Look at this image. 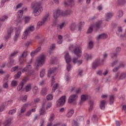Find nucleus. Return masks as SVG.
Segmentation results:
<instances>
[{
    "instance_id": "4be33fe9",
    "label": "nucleus",
    "mask_w": 126,
    "mask_h": 126,
    "mask_svg": "<svg viewBox=\"0 0 126 126\" xmlns=\"http://www.w3.org/2000/svg\"><path fill=\"white\" fill-rule=\"evenodd\" d=\"M14 65V59H10L9 62H8L6 65L7 67H11L12 65Z\"/></svg>"
},
{
    "instance_id": "393cba45",
    "label": "nucleus",
    "mask_w": 126,
    "mask_h": 126,
    "mask_svg": "<svg viewBox=\"0 0 126 126\" xmlns=\"http://www.w3.org/2000/svg\"><path fill=\"white\" fill-rule=\"evenodd\" d=\"M26 92H29L31 91L32 89V85L31 84H28L25 87Z\"/></svg>"
},
{
    "instance_id": "39448f33",
    "label": "nucleus",
    "mask_w": 126,
    "mask_h": 126,
    "mask_svg": "<svg viewBox=\"0 0 126 126\" xmlns=\"http://www.w3.org/2000/svg\"><path fill=\"white\" fill-rule=\"evenodd\" d=\"M28 71V73L30 75H33L34 74V70H32V65L31 64L27 65L22 70V72H26Z\"/></svg>"
},
{
    "instance_id": "2eb2a0df",
    "label": "nucleus",
    "mask_w": 126,
    "mask_h": 126,
    "mask_svg": "<svg viewBox=\"0 0 126 126\" xmlns=\"http://www.w3.org/2000/svg\"><path fill=\"white\" fill-rule=\"evenodd\" d=\"M99 65H100V59H97L93 63L92 67L94 69H96Z\"/></svg>"
},
{
    "instance_id": "a18cd8bd",
    "label": "nucleus",
    "mask_w": 126,
    "mask_h": 126,
    "mask_svg": "<svg viewBox=\"0 0 126 126\" xmlns=\"http://www.w3.org/2000/svg\"><path fill=\"white\" fill-rule=\"evenodd\" d=\"M75 27H76V25L73 23L70 26V30L71 31H74L75 30Z\"/></svg>"
},
{
    "instance_id": "de8ad7c7",
    "label": "nucleus",
    "mask_w": 126,
    "mask_h": 126,
    "mask_svg": "<svg viewBox=\"0 0 126 126\" xmlns=\"http://www.w3.org/2000/svg\"><path fill=\"white\" fill-rule=\"evenodd\" d=\"M59 86V84H58V83H56V85H55L52 89V93H53V92H55L56 91V90H57V89H58V87Z\"/></svg>"
},
{
    "instance_id": "09e8293b",
    "label": "nucleus",
    "mask_w": 126,
    "mask_h": 126,
    "mask_svg": "<svg viewBox=\"0 0 126 126\" xmlns=\"http://www.w3.org/2000/svg\"><path fill=\"white\" fill-rule=\"evenodd\" d=\"M64 24H65V23H62L60 25H58L57 27L58 28H59V29H63V27H64Z\"/></svg>"
},
{
    "instance_id": "37998d69",
    "label": "nucleus",
    "mask_w": 126,
    "mask_h": 126,
    "mask_svg": "<svg viewBox=\"0 0 126 126\" xmlns=\"http://www.w3.org/2000/svg\"><path fill=\"white\" fill-rule=\"evenodd\" d=\"M94 43H93V41H90L89 43V47L88 49L89 50H91L93 48Z\"/></svg>"
},
{
    "instance_id": "9b49d317",
    "label": "nucleus",
    "mask_w": 126,
    "mask_h": 126,
    "mask_svg": "<svg viewBox=\"0 0 126 126\" xmlns=\"http://www.w3.org/2000/svg\"><path fill=\"white\" fill-rule=\"evenodd\" d=\"M60 15H62V11L60 9H57L53 12V17L55 19L59 18Z\"/></svg>"
},
{
    "instance_id": "ea45409f",
    "label": "nucleus",
    "mask_w": 126,
    "mask_h": 126,
    "mask_svg": "<svg viewBox=\"0 0 126 126\" xmlns=\"http://www.w3.org/2000/svg\"><path fill=\"white\" fill-rule=\"evenodd\" d=\"M45 113H46L45 107H42L41 108H40L39 111L40 115L42 116V115H44Z\"/></svg>"
},
{
    "instance_id": "72a5a7b5",
    "label": "nucleus",
    "mask_w": 126,
    "mask_h": 126,
    "mask_svg": "<svg viewBox=\"0 0 126 126\" xmlns=\"http://www.w3.org/2000/svg\"><path fill=\"white\" fill-rule=\"evenodd\" d=\"M23 19L24 20L25 23L26 24H27L29 21H30V19H31V18L29 16L25 17L23 18Z\"/></svg>"
},
{
    "instance_id": "4d7b16f0",
    "label": "nucleus",
    "mask_w": 126,
    "mask_h": 126,
    "mask_svg": "<svg viewBox=\"0 0 126 126\" xmlns=\"http://www.w3.org/2000/svg\"><path fill=\"white\" fill-rule=\"evenodd\" d=\"M71 69V64L69 63H67L66 69L68 72H69L70 69Z\"/></svg>"
},
{
    "instance_id": "473e14b6",
    "label": "nucleus",
    "mask_w": 126,
    "mask_h": 126,
    "mask_svg": "<svg viewBox=\"0 0 126 126\" xmlns=\"http://www.w3.org/2000/svg\"><path fill=\"white\" fill-rule=\"evenodd\" d=\"M84 56L85 60H86L87 61H88V60H91V59H92V56H91V55H89L88 54H87V53H85L84 54Z\"/></svg>"
},
{
    "instance_id": "79ce46f5",
    "label": "nucleus",
    "mask_w": 126,
    "mask_h": 126,
    "mask_svg": "<svg viewBox=\"0 0 126 126\" xmlns=\"http://www.w3.org/2000/svg\"><path fill=\"white\" fill-rule=\"evenodd\" d=\"M123 15H124V12H123V11L122 10L118 11V12H117V16L118 18H121V17H122V16H123Z\"/></svg>"
},
{
    "instance_id": "0eeeda50",
    "label": "nucleus",
    "mask_w": 126,
    "mask_h": 126,
    "mask_svg": "<svg viewBox=\"0 0 126 126\" xmlns=\"http://www.w3.org/2000/svg\"><path fill=\"white\" fill-rule=\"evenodd\" d=\"M45 57L44 55L40 56L36 60L37 66H42L45 63Z\"/></svg>"
},
{
    "instance_id": "a878e982",
    "label": "nucleus",
    "mask_w": 126,
    "mask_h": 126,
    "mask_svg": "<svg viewBox=\"0 0 126 126\" xmlns=\"http://www.w3.org/2000/svg\"><path fill=\"white\" fill-rule=\"evenodd\" d=\"M36 112V109L35 108H32L31 110H30L29 111H28L27 113L26 114V116H27V117H30V115H31V114H32V113H34Z\"/></svg>"
},
{
    "instance_id": "c9c22d12",
    "label": "nucleus",
    "mask_w": 126,
    "mask_h": 126,
    "mask_svg": "<svg viewBox=\"0 0 126 126\" xmlns=\"http://www.w3.org/2000/svg\"><path fill=\"white\" fill-rule=\"evenodd\" d=\"M126 77V73L125 72H122L121 73L119 76V79L120 80L125 79Z\"/></svg>"
},
{
    "instance_id": "ddd939ff",
    "label": "nucleus",
    "mask_w": 126,
    "mask_h": 126,
    "mask_svg": "<svg viewBox=\"0 0 126 126\" xmlns=\"http://www.w3.org/2000/svg\"><path fill=\"white\" fill-rule=\"evenodd\" d=\"M13 32V29L12 28H10L8 29L7 31V34L5 36V39L7 40L9 38H10V36H11V33Z\"/></svg>"
},
{
    "instance_id": "0e129e2a",
    "label": "nucleus",
    "mask_w": 126,
    "mask_h": 126,
    "mask_svg": "<svg viewBox=\"0 0 126 126\" xmlns=\"http://www.w3.org/2000/svg\"><path fill=\"white\" fill-rule=\"evenodd\" d=\"M12 86H17V81H12L11 82Z\"/></svg>"
},
{
    "instance_id": "aec40b11",
    "label": "nucleus",
    "mask_w": 126,
    "mask_h": 126,
    "mask_svg": "<svg viewBox=\"0 0 126 126\" xmlns=\"http://www.w3.org/2000/svg\"><path fill=\"white\" fill-rule=\"evenodd\" d=\"M68 3L66 2H64V5L65 6L66 5H70V6H72L74 4V0H68Z\"/></svg>"
},
{
    "instance_id": "864d4df0",
    "label": "nucleus",
    "mask_w": 126,
    "mask_h": 126,
    "mask_svg": "<svg viewBox=\"0 0 126 126\" xmlns=\"http://www.w3.org/2000/svg\"><path fill=\"white\" fill-rule=\"evenodd\" d=\"M18 70V66H15L14 67H12L11 71L12 72H14V71H17Z\"/></svg>"
},
{
    "instance_id": "603ef678",
    "label": "nucleus",
    "mask_w": 126,
    "mask_h": 126,
    "mask_svg": "<svg viewBox=\"0 0 126 126\" xmlns=\"http://www.w3.org/2000/svg\"><path fill=\"white\" fill-rule=\"evenodd\" d=\"M118 63H119V60H115V61H113L111 63L112 67H114V66H115V65H116V64H118Z\"/></svg>"
},
{
    "instance_id": "20e7f679",
    "label": "nucleus",
    "mask_w": 126,
    "mask_h": 126,
    "mask_svg": "<svg viewBox=\"0 0 126 126\" xmlns=\"http://www.w3.org/2000/svg\"><path fill=\"white\" fill-rule=\"evenodd\" d=\"M56 70H57V67H55L52 68H50L48 72L47 76L48 77H52L51 78V86H53L55 84V78L54 76L56 75V74H54L55 72H56Z\"/></svg>"
},
{
    "instance_id": "13d9d810",
    "label": "nucleus",
    "mask_w": 126,
    "mask_h": 126,
    "mask_svg": "<svg viewBox=\"0 0 126 126\" xmlns=\"http://www.w3.org/2000/svg\"><path fill=\"white\" fill-rule=\"evenodd\" d=\"M46 99L48 100H53V95L49 94V95H47Z\"/></svg>"
},
{
    "instance_id": "e2e57ef3",
    "label": "nucleus",
    "mask_w": 126,
    "mask_h": 126,
    "mask_svg": "<svg viewBox=\"0 0 126 126\" xmlns=\"http://www.w3.org/2000/svg\"><path fill=\"white\" fill-rule=\"evenodd\" d=\"M3 88H5V89L8 88V83H7V82H6L3 83Z\"/></svg>"
},
{
    "instance_id": "f257e3e1",
    "label": "nucleus",
    "mask_w": 126,
    "mask_h": 126,
    "mask_svg": "<svg viewBox=\"0 0 126 126\" xmlns=\"http://www.w3.org/2000/svg\"><path fill=\"white\" fill-rule=\"evenodd\" d=\"M32 6L33 10L34 16H38L41 14L43 11V7H41V3L37 1H34L32 3Z\"/></svg>"
},
{
    "instance_id": "c756f323",
    "label": "nucleus",
    "mask_w": 126,
    "mask_h": 126,
    "mask_svg": "<svg viewBox=\"0 0 126 126\" xmlns=\"http://www.w3.org/2000/svg\"><path fill=\"white\" fill-rule=\"evenodd\" d=\"M35 30V28H34L33 26H31L28 28L27 30H26V31H27L28 33H29V31H31V32H33Z\"/></svg>"
},
{
    "instance_id": "69168bd1",
    "label": "nucleus",
    "mask_w": 126,
    "mask_h": 126,
    "mask_svg": "<svg viewBox=\"0 0 126 126\" xmlns=\"http://www.w3.org/2000/svg\"><path fill=\"white\" fill-rule=\"evenodd\" d=\"M118 57V53H111V58L114 59V58H117Z\"/></svg>"
},
{
    "instance_id": "cd10ccee",
    "label": "nucleus",
    "mask_w": 126,
    "mask_h": 126,
    "mask_svg": "<svg viewBox=\"0 0 126 126\" xmlns=\"http://www.w3.org/2000/svg\"><path fill=\"white\" fill-rule=\"evenodd\" d=\"M10 124H11V118H9L4 122V126H10Z\"/></svg>"
},
{
    "instance_id": "7c9ffc66",
    "label": "nucleus",
    "mask_w": 126,
    "mask_h": 126,
    "mask_svg": "<svg viewBox=\"0 0 126 126\" xmlns=\"http://www.w3.org/2000/svg\"><path fill=\"white\" fill-rule=\"evenodd\" d=\"M89 97V96H88V95H82L81 96V101H83V102H85V101H86V100H87V99H88V97Z\"/></svg>"
},
{
    "instance_id": "2f4dec72",
    "label": "nucleus",
    "mask_w": 126,
    "mask_h": 126,
    "mask_svg": "<svg viewBox=\"0 0 126 126\" xmlns=\"http://www.w3.org/2000/svg\"><path fill=\"white\" fill-rule=\"evenodd\" d=\"M90 107L89 108V112H91L93 110V105H94V102L93 100L90 101Z\"/></svg>"
},
{
    "instance_id": "9d476101",
    "label": "nucleus",
    "mask_w": 126,
    "mask_h": 126,
    "mask_svg": "<svg viewBox=\"0 0 126 126\" xmlns=\"http://www.w3.org/2000/svg\"><path fill=\"white\" fill-rule=\"evenodd\" d=\"M21 32V27H19L16 29V31L15 32V36L14 37V40L16 42L18 39V37L20 36V33Z\"/></svg>"
},
{
    "instance_id": "f8f14e48",
    "label": "nucleus",
    "mask_w": 126,
    "mask_h": 126,
    "mask_svg": "<svg viewBox=\"0 0 126 126\" xmlns=\"http://www.w3.org/2000/svg\"><path fill=\"white\" fill-rule=\"evenodd\" d=\"M27 106H28V104H25L21 107L20 112H18V117H21V116H22V114L25 113V111H26V107H27Z\"/></svg>"
},
{
    "instance_id": "680f3d73",
    "label": "nucleus",
    "mask_w": 126,
    "mask_h": 126,
    "mask_svg": "<svg viewBox=\"0 0 126 126\" xmlns=\"http://www.w3.org/2000/svg\"><path fill=\"white\" fill-rule=\"evenodd\" d=\"M15 113H16V110L15 109L11 110L9 111V115H14Z\"/></svg>"
},
{
    "instance_id": "a19ab883",
    "label": "nucleus",
    "mask_w": 126,
    "mask_h": 126,
    "mask_svg": "<svg viewBox=\"0 0 126 126\" xmlns=\"http://www.w3.org/2000/svg\"><path fill=\"white\" fill-rule=\"evenodd\" d=\"M28 52L27 51V50H25L23 54H22V55H21L20 57L21 58H23L24 59V58H26V57H27V55H28Z\"/></svg>"
},
{
    "instance_id": "4468645a",
    "label": "nucleus",
    "mask_w": 126,
    "mask_h": 126,
    "mask_svg": "<svg viewBox=\"0 0 126 126\" xmlns=\"http://www.w3.org/2000/svg\"><path fill=\"white\" fill-rule=\"evenodd\" d=\"M70 13H71V10L70 9L62 11L61 12V16H69V15H70Z\"/></svg>"
},
{
    "instance_id": "bf43d9fd",
    "label": "nucleus",
    "mask_w": 126,
    "mask_h": 126,
    "mask_svg": "<svg viewBox=\"0 0 126 126\" xmlns=\"http://www.w3.org/2000/svg\"><path fill=\"white\" fill-rule=\"evenodd\" d=\"M28 80H29V78H28V77L25 76L23 78V81L21 82H23V83H24V82H27V81H28Z\"/></svg>"
},
{
    "instance_id": "f03ea898",
    "label": "nucleus",
    "mask_w": 126,
    "mask_h": 126,
    "mask_svg": "<svg viewBox=\"0 0 126 126\" xmlns=\"http://www.w3.org/2000/svg\"><path fill=\"white\" fill-rule=\"evenodd\" d=\"M69 50L71 52H73L74 54L77 57V58H80L81 57L82 52L79 47L71 45L69 47Z\"/></svg>"
},
{
    "instance_id": "a211bd4d",
    "label": "nucleus",
    "mask_w": 126,
    "mask_h": 126,
    "mask_svg": "<svg viewBox=\"0 0 126 126\" xmlns=\"http://www.w3.org/2000/svg\"><path fill=\"white\" fill-rule=\"evenodd\" d=\"M64 59L66 63H69L71 61V58H70V56H69V54L68 53L65 54Z\"/></svg>"
},
{
    "instance_id": "774afa93",
    "label": "nucleus",
    "mask_w": 126,
    "mask_h": 126,
    "mask_svg": "<svg viewBox=\"0 0 126 126\" xmlns=\"http://www.w3.org/2000/svg\"><path fill=\"white\" fill-rule=\"evenodd\" d=\"M115 52H116V54L120 53V52H121V48L120 47L116 48V49L115 50Z\"/></svg>"
},
{
    "instance_id": "6ab92c4d",
    "label": "nucleus",
    "mask_w": 126,
    "mask_h": 126,
    "mask_svg": "<svg viewBox=\"0 0 126 126\" xmlns=\"http://www.w3.org/2000/svg\"><path fill=\"white\" fill-rule=\"evenodd\" d=\"M40 51H41V47H39L35 50L32 51L31 53V57H34V56H35V55H36V54H37V53H39V52H40Z\"/></svg>"
},
{
    "instance_id": "1a4fd4ad",
    "label": "nucleus",
    "mask_w": 126,
    "mask_h": 126,
    "mask_svg": "<svg viewBox=\"0 0 126 126\" xmlns=\"http://www.w3.org/2000/svg\"><path fill=\"white\" fill-rule=\"evenodd\" d=\"M65 102V96H62L58 101H57V107H62L64 105V102Z\"/></svg>"
},
{
    "instance_id": "c03bdc74",
    "label": "nucleus",
    "mask_w": 126,
    "mask_h": 126,
    "mask_svg": "<svg viewBox=\"0 0 126 126\" xmlns=\"http://www.w3.org/2000/svg\"><path fill=\"white\" fill-rule=\"evenodd\" d=\"M92 121L93 123H97L98 122V118H97V116L93 115V118H92Z\"/></svg>"
},
{
    "instance_id": "dca6fc26",
    "label": "nucleus",
    "mask_w": 126,
    "mask_h": 126,
    "mask_svg": "<svg viewBox=\"0 0 126 126\" xmlns=\"http://www.w3.org/2000/svg\"><path fill=\"white\" fill-rule=\"evenodd\" d=\"M78 58H80V57H77V58L76 57L73 58V63H74V64H75V63H77L79 65H80V64L82 63V60H78Z\"/></svg>"
},
{
    "instance_id": "8fccbe9b",
    "label": "nucleus",
    "mask_w": 126,
    "mask_h": 126,
    "mask_svg": "<svg viewBox=\"0 0 126 126\" xmlns=\"http://www.w3.org/2000/svg\"><path fill=\"white\" fill-rule=\"evenodd\" d=\"M32 92H33V94H37V93H38V87L35 86L32 89Z\"/></svg>"
},
{
    "instance_id": "6e6d98bb",
    "label": "nucleus",
    "mask_w": 126,
    "mask_h": 126,
    "mask_svg": "<svg viewBox=\"0 0 126 126\" xmlns=\"http://www.w3.org/2000/svg\"><path fill=\"white\" fill-rule=\"evenodd\" d=\"M117 3L118 5H123L125 3V0H118Z\"/></svg>"
},
{
    "instance_id": "bb28decb",
    "label": "nucleus",
    "mask_w": 126,
    "mask_h": 126,
    "mask_svg": "<svg viewBox=\"0 0 126 126\" xmlns=\"http://www.w3.org/2000/svg\"><path fill=\"white\" fill-rule=\"evenodd\" d=\"M25 84L24 83L21 82L20 85L17 87V90H18V91H21V92H22V91H23V90H22V88H23V86H24V85Z\"/></svg>"
},
{
    "instance_id": "5701e85b",
    "label": "nucleus",
    "mask_w": 126,
    "mask_h": 126,
    "mask_svg": "<svg viewBox=\"0 0 126 126\" xmlns=\"http://www.w3.org/2000/svg\"><path fill=\"white\" fill-rule=\"evenodd\" d=\"M74 113V111L73 109H70L67 113L66 117L67 118H71L72 117V115Z\"/></svg>"
},
{
    "instance_id": "7ed1b4c3",
    "label": "nucleus",
    "mask_w": 126,
    "mask_h": 126,
    "mask_svg": "<svg viewBox=\"0 0 126 126\" xmlns=\"http://www.w3.org/2000/svg\"><path fill=\"white\" fill-rule=\"evenodd\" d=\"M102 21H99L97 22L95 24H94L92 26V27H90L88 31L87 32V34H90V33H92V32L93 31V29L95 30V31H97V30H99L100 28H101V25L102 24Z\"/></svg>"
},
{
    "instance_id": "f704fd0d",
    "label": "nucleus",
    "mask_w": 126,
    "mask_h": 126,
    "mask_svg": "<svg viewBox=\"0 0 126 126\" xmlns=\"http://www.w3.org/2000/svg\"><path fill=\"white\" fill-rule=\"evenodd\" d=\"M27 36H28V32H27V31L25 30L22 35V39H23L24 40L27 39Z\"/></svg>"
},
{
    "instance_id": "58836bf2",
    "label": "nucleus",
    "mask_w": 126,
    "mask_h": 126,
    "mask_svg": "<svg viewBox=\"0 0 126 126\" xmlns=\"http://www.w3.org/2000/svg\"><path fill=\"white\" fill-rule=\"evenodd\" d=\"M22 73L21 71H19L17 72L16 74H15L14 76L15 79H18L21 76Z\"/></svg>"
},
{
    "instance_id": "423d86ee",
    "label": "nucleus",
    "mask_w": 126,
    "mask_h": 126,
    "mask_svg": "<svg viewBox=\"0 0 126 126\" xmlns=\"http://www.w3.org/2000/svg\"><path fill=\"white\" fill-rule=\"evenodd\" d=\"M48 15H46L42 19L41 21H40L37 23L36 30H39V29H40V27H41V26H42V25H44V24H45V23L47 22V21L48 20Z\"/></svg>"
},
{
    "instance_id": "6e6552de",
    "label": "nucleus",
    "mask_w": 126,
    "mask_h": 126,
    "mask_svg": "<svg viewBox=\"0 0 126 126\" xmlns=\"http://www.w3.org/2000/svg\"><path fill=\"white\" fill-rule=\"evenodd\" d=\"M76 99H77V94H71L69 97L68 103H69V104L75 105L76 104V102H75V100H76Z\"/></svg>"
},
{
    "instance_id": "f3484780",
    "label": "nucleus",
    "mask_w": 126,
    "mask_h": 126,
    "mask_svg": "<svg viewBox=\"0 0 126 126\" xmlns=\"http://www.w3.org/2000/svg\"><path fill=\"white\" fill-rule=\"evenodd\" d=\"M108 38V35L106 33H102L98 35L97 37V40L105 39Z\"/></svg>"
},
{
    "instance_id": "052dcab7",
    "label": "nucleus",
    "mask_w": 126,
    "mask_h": 126,
    "mask_svg": "<svg viewBox=\"0 0 126 126\" xmlns=\"http://www.w3.org/2000/svg\"><path fill=\"white\" fill-rule=\"evenodd\" d=\"M40 77H44V75H45V69H42L40 71Z\"/></svg>"
},
{
    "instance_id": "3c124183",
    "label": "nucleus",
    "mask_w": 126,
    "mask_h": 126,
    "mask_svg": "<svg viewBox=\"0 0 126 126\" xmlns=\"http://www.w3.org/2000/svg\"><path fill=\"white\" fill-rule=\"evenodd\" d=\"M57 62V58L56 57L52 58L50 60L51 64H54Z\"/></svg>"
},
{
    "instance_id": "e433bc0d",
    "label": "nucleus",
    "mask_w": 126,
    "mask_h": 126,
    "mask_svg": "<svg viewBox=\"0 0 126 126\" xmlns=\"http://www.w3.org/2000/svg\"><path fill=\"white\" fill-rule=\"evenodd\" d=\"M115 100V96L111 95L109 96L110 104H113Z\"/></svg>"
},
{
    "instance_id": "b1692460",
    "label": "nucleus",
    "mask_w": 126,
    "mask_h": 126,
    "mask_svg": "<svg viewBox=\"0 0 126 126\" xmlns=\"http://www.w3.org/2000/svg\"><path fill=\"white\" fill-rule=\"evenodd\" d=\"M106 105V100H103L100 101V108L101 110H104L105 109V105Z\"/></svg>"
},
{
    "instance_id": "5fc2aeb1",
    "label": "nucleus",
    "mask_w": 126,
    "mask_h": 126,
    "mask_svg": "<svg viewBox=\"0 0 126 126\" xmlns=\"http://www.w3.org/2000/svg\"><path fill=\"white\" fill-rule=\"evenodd\" d=\"M19 63L20 64H24V59L22 57L19 56Z\"/></svg>"
},
{
    "instance_id": "4c0bfd02",
    "label": "nucleus",
    "mask_w": 126,
    "mask_h": 126,
    "mask_svg": "<svg viewBox=\"0 0 126 126\" xmlns=\"http://www.w3.org/2000/svg\"><path fill=\"white\" fill-rule=\"evenodd\" d=\"M54 120H55V114L52 113L50 115V117L49 119V122H50V123H52V122H54Z\"/></svg>"
},
{
    "instance_id": "412c9836",
    "label": "nucleus",
    "mask_w": 126,
    "mask_h": 126,
    "mask_svg": "<svg viewBox=\"0 0 126 126\" xmlns=\"http://www.w3.org/2000/svg\"><path fill=\"white\" fill-rule=\"evenodd\" d=\"M113 14L112 12L107 13L105 16V21H109V19H110V18H112V17H113Z\"/></svg>"
},
{
    "instance_id": "49530a36",
    "label": "nucleus",
    "mask_w": 126,
    "mask_h": 126,
    "mask_svg": "<svg viewBox=\"0 0 126 126\" xmlns=\"http://www.w3.org/2000/svg\"><path fill=\"white\" fill-rule=\"evenodd\" d=\"M22 16H23V10H19L18 12V17H19V18H21Z\"/></svg>"
},
{
    "instance_id": "c85d7f7f",
    "label": "nucleus",
    "mask_w": 126,
    "mask_h": 126,
    "mask_svg": "<svg viewBox=\"0 0 126 126\" xmlns=\"http://www.w3.org/2000/svg\"><path fill=\"white\" fill-rule=\"evenodd\" d=\"M47 91H48V90L47 89V88H43L41 90V91L40 92L41 95H42V96H45V95L47 94Z\"/></svg>"
},
{
    "instance_id": "338daca9",
    "label": "nucleus",
    "mask_w": 126,
    "mask_h": 126,
    "mask_svg": "<svg viewBox=\"0 0 126 126\" xmlns=\"http://www.w3.org/2000/svg\"><path fill=\"white\" fill-rule=\"evenodd\" d=\"M119 69H120V68H119V66H118L117 67H115L113 68V69L112 70V71L113 72H117V71H118V70H119Z\"/></svg>"
}]
</instances>
